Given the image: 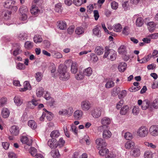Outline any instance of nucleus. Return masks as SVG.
Listing matches in <instances>:
<instances>
[{
  "instance_id": "obj_33",
  "label": "nucleus",
  "mask_w": 158,
  "mask_h": 158,
  "mask_svg": "<svg viewBox=\"0 0 158 158\" xmlns=\"http://www.w3.org/2000/svg\"><path fill=\"white\" fill-rule=\"evenodd\" d=\"M44 92V89L42 87H40L37 89L36 91L37 97H41L43 95Z\"/></svg>"
},
{
  "instance_id": "obj_17",
  "label": "nucleus",
  "mask_w": 158,
  "mask_h": 158,
  "mask_svg": "<svg viewBox=\"0 0 158 158\" xmlns=\"http://www.w3.org/2000/svg\"><path fill=\"white\" fill-rule=\"evenodd\" d=\"M10 115V111L6 108H3L2 109L1 115L4 118H7Z\"/></svg>"
},
{
  "instance_id": "obj_46",
  "label": "nucleus",
  "mask_w": 158,
  "mask_h": 158,
  "mask_svg": "<svg viewBox=\"0 0 158 158\" xmlns=\"http://www.w3.org/2000/svg\"><path fill=\"white\" fill-rule=\"evenodd\" d=\"M118 53L121 54H125L126 51V47L124 45H121L118 49Z\"/></svg>"
},
{
  "instance_id": "obj_4",
  "label": "nucleus",
  "mask_w": 158,
  "mask_h": 158,
  "mask_svg": "<svg viewBox=\"0 0 158 158\" xmlns=\"http://www.w3.org/2000/svg\"><path fill=\"white\" fill-rule=\"evenodd\" d=\"M19 11L20 15V19L23 21H25L27 18V15L28 13V9L27 6H22L19 9Z\"/></svg>"
},
{
  "instance_id": "obj_60",
  "label": "nucleus",
  "mask_w": 158,
  "mask_h": 158,
  "mask_svg": "<svg viewBox=\"0 0 158 158\" xmlns=\"http://www.w3.org/2000/svg\"><path fill=\"white\" fill-rule=\"evenodd\" d=\"M70 131H71L75 134H77V129L76 127L73 124L71 125Z\"/></svg>"
},
{
  "instance_id": "obj_56",
  "label": "nucleus",
  "mask_w": 158,
  "mask_h": 158,
  "mask_svg": "<svg viewBox=\"0 0 158 158\" xmlns=\"http://www.w3.org/2000/svg\"><path fill=\"white\" fill-rule=\"evenodd\" d=\"M47 111V114L46 117L47 118L49 121L51 120L53 118V114H52L50 112Z\"/></svg>"
},
{
  "instance_id": "obj_36",
  "label": "nucleus",
  "mask_w": 158,
  "mask_h": 158,
  "mask_svg": "<svg viewBox=\"0 0 158 158\" xmlns=\"http://www.w3.org/2000/svg\"><path fill=\"white\" fill-rule=\"evenodd\" d=\"M28 125L32 129H35L37 127V125L35 122L33 120H31L28 122Z\"/></svg>"
},
{
  "instance_id": "obj_22",
  "label": "nucleus",
  "mask_w": 158,
  "mask_h": 158,
  "mask_svg": "<svg viewBox=\"0 0 158 158\" xmlns=\"http://www.w3.org/2000/svg\"><path fill=\"white\" fill-rule=\"evenodd\" d=\"M101 123L102 126H106L109 125L111 123V120L107 117H104L101 120Z\"/></svg>"
},
{
  "instance_id": "obj_20",
  "label": "nucleus",
  "mask_w": 158,
  "mask_h": 158,
  "mask_svg": "<svg viewBox=\"0 0 158 158\" xmlns=\"http://www.w3.org/2000/svg\"><path fill=\"white\" fill-rule=\"evenodd\" d=\"M127 64L125 62H121L120 63L118 66L119 71L120 72H124L126 69Z\"/></svg>"
},
{
  "instance_id": "obj_2",
  "label": "nucleus",
  "mask_w": 158,
  "mask_h": 158,
  "mask_svg": "<svg viewBox=\"0 0 158 158\" xmlns=\"http://www.w3.org/2000/svg\"><path fill=\"white\" fill-rule=\"evenodd\" d=\"M117 56L116 52L112 49H107L105 48L104 54L103 55L104 58L113 61L115 60Z\"/></svg>"
},
{
  "instance_id": "obj_43",
  "label": "nucleus",
  "mask_w": 158,
  "mask_h": 158,
  "mask_svg": "<svg viewBox=\"0 0 158 158\" xmlns=\"http://www.w3.org/2000/svg\"><path fill=\"white\" fill-rule=\"evenodd\" d=\"M140 155V151L139 149L138 148H135L133 151L132 156L135 157L139 156Z\"/></svg>"
},
{
  "instance_id": "obj_37",
  "label": "nucleus",
  "mask_w": 158,
  "mask_h": 158,
  "mask_svg": "<svg viewBox=\"0 0 158 158\" xmlns=\"http://www.w3.org/2000/svg\"><path fill=\"white\" fill-rule=\"evenodd\" d=\"M7 99L6 97H2L0 99V107L5 105L7 102Z\"/></svg>"
},
{
  "instance_id": "obj_62",
  "label": "nucleus",
  "mask_w": 158,
  "mask_h": 158,
  "mask_svg": "<svg viewBox=\"0 0 158 158\" xmlns=\"http://www.w3.org/2000/svg\"><path fill=\"white\" fill-rule=\"evenodd\" d=\"M73 110L72 108H69L68 110H67V115L69 117L72 115L73 112Z\"/></svg>"
},
{
  "instance_id": "obj_42",
  "label": "nucleus",
  "mask_w": 158,
  "mask_h": 158,
  "mask_svg": "<svg viewBox=\"0 0 158 158\" xmlns=\"http://www.w3.org/2000/svg\"><path fill=\"white\" fill-rule=\"evenodd\" d=\"M84 32V30L82 27H77L75 31V33L78 35H80L83 33Z\"/></svg>"
},
{
  "instance_id": "obj_49",
  "label": "nucleus",
  "mask_w": 158,
  "mask_h": 158,
  "mask_svg": "<svg viewBox=\"0 0 158 158\" xmlns=\"http://www.w3.org/2000/svg\"><path fill=\"white\" fill-rule=\"evenodd\" d=\"M90 60L92 61L95 62L98 60L97 56L95 54L92 53L90 55Z\"/></svg>"
},
{
  "instance_id": "obj_11",
  "label": "nucleus",
  "mask_w": 158,
  "mask_h": 158,
  "mask_svg": "<svg viewBox=\"0 0 158 158\" xmlns=\"http://www.w3.org/2000/svg\"><path fill=\"white\" fill-rule=\"evenodd\" d=\"M48 146L52 149H55L57 147V141L55 139H49L48 142Z\"/></svg>"
},
{
  "instance_id": "obj_9",
  "label": "nucleus",
  "mask_w": 158,
  "mask_h": 158,
  "mask_svg": "<svg viewBox=\"0 0 158 158\" xmlns=\"http://www.w3.org/2000/svg\"><path fill=\"white\" fill-rule=\"evenodd\" d=\"M81 109L83 111H88L91 107V104L87 100H84L81 102Z\"/></svg>"
},
{
  "instance_id": "obj_3",
  "label": "nucleus",
  "mask_w": 158,
  "mask_h": 158,
  "mask_svg": "<svg viewBox=\"0 0 158 158\" xmlns=\"http://www.w3.org/2000/svg\"><path fill=\"white\" fill-rule=\"evenodd\" d=\"M108 127L107 126H101L98 128L99 131L102 132L103 138L106 139L110 138L112 135L111 133L108 129Z\"/></svg>"
},
{
  "instance_id": "obj_21",
  "label": "nucleus",
  "mask_w": 158,
  "mask_h": 158,
  "mask_svg": "<svg viewBox=\"0 0 158 158\" xmlns=\"http://www.w3.org/2000/svg\"><path fill=\"white\" fill-rule=\"evenodd\" d=\"M57 27L60 30H65L67 28V24L64 21H59Z\"/></svg>"
},
{
  "instance_id": "obj_19",
  "label": "nucleus",
  "mask_w": 158,
  "mask_h": 158,
  "mask_svg": "<svg viewBox=\"0 0 158 158\" xmlns=\"http://www.w3.org/2000/svg\"><path fill=\"white\" fill-rule=\"evenodd\" d=\"M148 28L150 32H153L155 30L156 24L153 22H150L148 23Z\"/></svg>"
},
{
  "instance_id": "obj_34",
  "label": "nucleus",
  "mask_w": 158,
  "mask_h": 158,
  "mask_svg": "<svg viewBox=\"0 0 158 158\" xmlns=\"http://www.w3.org/2000/svg\"><path fill=\"white\" fill-rule=\"evenodd\" d=\"M42 40H43L41 35H36L34 37V41L36 44L41 43Z\"/></svg>"
},
{
  "instance_id": "obj_6",
  "label": "nucleus",
  "mask_w": 158,
  "mask_h": 158,
  "mask_svg": "<svg viewBox=\"0 0 158 158\" xmlns=\"http://www.w3.org/2000/svg\"><path fill=\"white\" fill-rule=\"evenodd\" d=\"M148 133V129L145 127H141L138 130L137 135L140 137L146 136Z\"/></svg>"
},
{
  "instance_id": "obj_25",
  "label": "nucleus",
  "mask_w": 158,
  "mask_h": 158,
  "mask_svg": "<svg viewBox=\"0 0 158 158\" xmlns=\"http://www.w3.org/2000/svg\"><path fill=\"white\" fill-rule=\"evenodd\" d=\"M83 74L84 75L89 76L91 75L92 73V70L91 68L89 67L85 69L83 71Z\"/></svg>"
},
{
  "instance_id": "obj_39",
  "label": "nucleus",
  "mask_w": 158,
  "mask_h": 158,
  "mask_svg": "<svg viewBox=\"0 0 158 158\" xmlns=\"http://www.w3.org/2000/svg\"><path fill=\"white\" fill-rule=\"evenodd\" d=\"M60 135L58 131L54 130L52 131L50 134V136L52 138L58 137Z\"/></svg>"
},
{
  "instance_id": "obj_7",
  "label": "nucleus",
  "mask_w": 158,
  "mask_h": 158,
  "mask_svg": "<svg viewBox=\"0 0 158 158\" xmlns=\"http://www.w3.org/2000/svg\"><path fill=\"white\" fill-rule=\"evenodd\" d=\"M95 143L97 145V147L98 149L106 147L107 143L105 140L101 138H98L95 140Z\"/></svg>"
},
{
  "instance_id": "obj_29",
  "label": "nucleus",
  "mask_w": 158,
  "mask_h": 158,
  "mask_svg": "<svg viewBox=\"0 0 158 158\" xmlns=\"http://www.w3.org/2000/svg\"><path fill=\"white\" fill-rule=\"evenodd\" d=\"M101 149L99 151V154L100 156H106L107 154H108L109 153V150L106 148H101Z\"/></svg>"
},
{
  "instance_id": "obj_41",
  "label": "nucleus",
  "mask_w": 158,
  "mask_h": 158,
  "mask_svg": "<svg viewBox=\"0 0 158 158\" xmlns=\"http://www.w3.org/2000/svg\"><path fill=\"white\" fill-rule=\"evenodd\" d=\"M120 91V89L119 87H115L112 90L111 92L112 95L113 96H116L118 94Z\"/></svg>"
},
{
  "instance_id": "obj_58",
  "label": "nucleus",
  "mask_w": 158,
  "mask_h": 158,
  "mask_svg": "<svg viewBox=\"0 0 158 158\" xmlns=\"http://www.w3.org/2000/svg\"><path fill=\"white\" fill-rule=\"evenodd\" d=\"M73 3L77 6H80L83 3V0H73Z\"/></svg>"
},
{
  "instance_id": "obj_27",
  "label": "nucleus",
  "mask_w": 158,
  "mask_h": 158,
  "mask_svg": "<svg viewBox=\"0 0 158 158\" xmlns=\"http://www.w3.org/2000/svg\"><path fill=\"white\" fill-rule=\"evenodd\" d=\"M33 46V43L30 41L26 42L24 44L25 48L27 50H30L32 48Z\"/></svg>"
},
{
  "instance_id": "obj_35",
  "label": "nucleus",
  "mask_w": 158,
  "mask_h": 158,
  "mask_svg": "<svg viewBox=\"0 0 158 158\" xmlns=\"http://www.w3.org/2000/svg\"><path fill=\"white\" fill-rule=\"evenodd\" d=\"M31 13L34 15H36L38 13L39 10L38 7L36 6L33 5L32 8L30 10Z\"/></svg>"
},
{
  "instance_id": "obj_1",
  "label": "nucleus",
  "mask_w": 158,
  "mask_h": 158,
  "mask_svg": "<svg viewBox=\"0 0 158 158\" xmlns=\"http://www.w3.org/2000/svg\"><path fill=\"white\" fill-rule=\"evenodd\" d=\"M66 65L60 64L58 69V72L60 73V79L63 81L68 80L69 78V75L67 72Z\"/></svg>"
},
{
  "instance_id": "obj_24",
  "label": "nucleus",
  "mask_w": 158,
  "mask_h": 158,
  "mask_svg": "<svg viewBox=\"0 0 158 158\" xmlns=\"http://www.w3.org/2000/svg\"><path fill=\"white\" fill-rule=\"evenodd\" d=\"M104 52L103 48L102 46H97L95 49V52L98 55H100L102 54Z\"/></svg>"
},
{
  "instance_id": "obj_53",
  "label": "nucleus",
  "mask_w": 158,
  "mask_h": 158,
  "mask_svg": "<svg viewBox=\"0 0 158 158\" xmlns=\"http://www.w3.org/2000/svg\"><path fill=\"white\" fill-rule=\"evenodd\" d=\"M139 108L138 106H134L132 109V113L134 115H137L139 113Z\"/></svg>"
},
{
  "instance_id": "obj_18",
  "label": "nucleus",
  "mask_w": 158,
  "mask_h": 158,
  "mask_svg": "<svg viewBox=\"0 0 158 158\" xmlns=\"http://www.w3.org/2000/svg\"><path fill=\"white\" fill-rule=\"evenodd\" d=\"M14 102L18 106H21L23 102V100L21 98L18 96H15L14 98Z\"/></svg>"
},
{
  "instance_id": "obj_32",
  "label": "nucleus",
  "mask_w": 158,
  "mask_h": 158,
  "mask_svg": "<svg viewBox=\"0 0 158 158\" xmlns=\"http://www.w3.org/2000/svg\"><path fill=\"white\" fill-rule=\"evenodd\" d=\"M55 10L56 12L59 13H61L63 10L61 4L60 3H59L56 4L55 6Z\"/></svg>"
},
{
  "instance_id": "obj_64",
  "label": "nucleus",
  "mask_w": 158,
  "mask_h": 158,
  "mask_svg": "<svg viewBox=\"0 0 158 158\" xmlns=\"http://www.w3.org/2000/svg\"><path fill=\"white\" fill-rule=\"evenodd\" d=\"M152 106L154 108H158V98H156L153 101Z\"/></svg>"
},
{
  "instance_id": "obj_10",
  "label": "nucleus",
  "mask_w": 158,
  "mask_h": 158,
  "mask_svg": "<svg viewBox=\"0 0 158 158\" xmlns=\"http://www.w3.org/2000/svg\"><path fill=\"white\" fill-rule=\"evenodd\" d=\"M149 131L151 135L153 136H156L158 135V126L157 125H152L149 129Z\"/></svg>"
},
{
  "instance_id": "obj_51",
  "label": "nucleus",
  "mask_w": 158,
  "mask_h": 158,
  "mask_svg": "<svg viewBox=\"0 0 158 158\" xmlns=\"http://www.w3.org/2000/svg\"><path fill=\"white\" fill-rule=\"evenodd\" d=\"M149 104L148 102L147 101H144L141 105V108L143 110L147 109L148 107Z\"/></svg>"
},
{
  "instance_id": "obj_23",
  "label": "nucleus",
  "mask_w": 158,
  "mask_h": 158,
  "mask_svg": "<svg viewBox=\"0 0 158 158\" xmlns=\"http://www.w3.org/2000/svg\"><path fill=\"white\" fill-rule=\"evenodd\" d=\"M31 89V86L27 81H25L24 83V88H21L20 90L21 91H25L27 90H30Z\"/></svg>"
},
{
  "instance_id": "obj_57",
  "label": "nucleus",
  "mask_w": 158,
  "mask_h": 158,
  "mask_svg": "<svg viewBox=\"0 0 158 158\" xmlns=\"http://www.w3.org/2000/svg\"><path fill=\"white\" fill-rule=\"evenodd\" d=\"M122 6L124 10H127L129 8V4L128 1H124L122 3Z\"/></svg>"
},
{
  "instance_id": "obj_8",
  "label": "nucleus",
  "mask_w": 158,
  "mask_h": 158,
  "mask_svg": "<svg viewBox=\"0 0 158 158\" xmlns=\"http://www.w3.org/2000/svg\"><path fill=\"white\" fill-rule=\"evenodd\" d=\"M69 63V64H72L71 69V72L73 73H76L78 70V65L77 64L76 62H72V61L71 60H66L65 63L66 64H68Z\"/></svg>"
},
{
  "instance_id": "obj_26",
  "label": "nucleus",
  "mask_w": 158,
  "mask_h": 158,
  "mask_svg": "<svg viewBox=\"0 0 158 158\" xmlns=\"http://www.w3.org/2000/svg\"><path fill=\"white\" fill-rule=\"evenodd\" d=\"M122 28V25L119 23H117L113 26V30L116 32H119L121 31Z\"/></svg>"
},
{
  "instance_id": "obj_28",
  "label": "nucleus",
  "mask_w": 158,
  "mask_h": 158,
  "mask_svg": "<svg viewBox=\"0 0 158 158\" xmlns=\"http://www.w3.org/2000/svg\"><path fill=\"white\" fill-rule=\"evenodd\" d=\"M135 143L132 141H128L125 144V147L127 149H131L135 146Z\"/></svg>"
},
{
  "instance_id": "obj_61",
  "label": "nucleus",
  "mask_w": 158,
  "mask_h": 158,
  "mask_svg": "<svg viewBox=\"0 0 158 158\" xmlns=\"http://www.w3.org/2000/svg\"><path fill=\"white\" fill-rule=\"evenodd\" d=\"M111 5L112 9L114 10H116L118 8V3L115 1H113L111 3Z\"/></svg>"
},
{
  "instance_id": "obj_40",
  "label": "nucleus",
  "mask_w": 158,
  "mask_h": 158,
  "mask_svg": "<svg viewBox=\"0 0 158 158\" xmlns=\"http://www.w3.org/2000/svg\"><path fill=\"white\" fill-rule=\"evenodd\" d=\"M114 85V82L111 80H108L105 84V86L106 88H110Z\"/></svg>"
},
{
  "instance_id": "obj_44",
  "label": "nucleus",
  "mask_w": 158,
  "mask_h": 158,
  "mask_svg": "<svg viewBox=\"0 0 158 158\" xmlns=\"http://www.w3.org/2000/svg\"><path fill=\"white\" fill-rule=\"evenodd\" d=\"M65 141L63 140V138H61L60 139L58 142H57V147L60 148L63 147L65 143Z\"/></svg>"
},
{
  "instance_id": "obj_38",
  "label": "nucleus",
  "mask_w": 158,
  "mask_h": 158,
  "mask_svg": "<svg viewBox=\"0 0 158 158\" xmlns=\"http://www.w3.org/2000/svg\"><path fill=\"white\" fill-rule=\"evenodd\" d=\"M52 55L54 58H60L62 57V55L57 52L52 51L51 52Z\"/></svg>"
},
{
  "instance_id": "obj_15",
  "label": "nucleus",
  "mask_w": 158,
  "mask_h": 158,
  "mask_svg": "<svg viewBox=\"0 0 158 158\" xmlns=\"http://www.w3.org/2000/svg\"><path fill=\"white\" fill-rule=\"evenodd\" d=\"M99 27L98 25H97L93 30L94 35L98 37H100L101 36V31L99 29Z\"/></svg>"
},
{
  "instance_id": "obj_50",
  "label": "nucleus",
  "mask_w": 158,
  "mask_h": 158,
  "mask_svg": "<svg viewBox=\"0 0 158 158\" xmlns=\"http://www.w3.org/2000/svg\"><path fill=\"white\" fill-rule=\"evenodd\" d=\"M17 69L19 70H24L26 68L24 64L20 63H18L16 66Z\"/></svg>"
},
{
  "instance_id": "obj_54",
  "label": "nucleus",
  "mask_w": 158,
  "mask_h": 158,
  "mask_svg": "<svg viewBox=\"0 0 158 158\" xmlns=\"http://www.w3.org/2000/svg\"><path fill=\"white\" fill-rule=\"evenodd\" d=\"M19 37L20 40H24L27 39V35L26 33H22L19 34Z\"/></svg>"
},
{
  "instance_id": "obj_52",
  "label": "nucleus",
  "mask_w": 158,
  "mask_h": 158,
  "mask_svg": "<svg viewBox=\"0 0 158 158\" xmlns=\"http://www.w3.org/2000/svg\"><path fill=\"white\" fill-rule=\"evenodd\" d=\"M30 152L31 155L33 156H35L36 154H37V150L34 147H31Z\"/></svg>"
},
{
  "instance_id": "obj_31",
  "label": "nucleus",
  "mask_w": 158,
  "mask_h": 158,
  "mask_svg": "<svg viewBox=\"0 0 158 158\" xmlns=\"http://www.w3.org/2000/svg\"><path fill=\"white\" fill-rule=\"evenodd\" d=\"M129 109V106L127 105L124 106L121 108L120 113L122 115L126 114L128 112Z\"/></svg>"
},
{
  "instance_id": "obj_13",
  "label": "nucleus",
  "mask_w": 158,
  "mask_h": 158,
  "mask_svg": "<svg viewBox=\"0 0 158 158\" xmlns=\"http://www.w3.org/2000/svg\"><path fill=\"white\" fill-rule=\"evenodd\" d=\"M20 141L23 144H26L27 145L30 146L32 144V141L29 140L28 139L26 136H21L20 137Z\"/></svg>"
},
{
  "instance_id": "obj_48",
  "label": "nucleus",
  "mask_w": 158,
  "mask_h": 158,
  "mask_svg": "<svg viewBox=\"0 0 158 158\" xmlns=\"http://www.w3.org/2000/svg\"><path fill=\"white\" fill-rule=\"evenodd\" d=\"M124 136L125 139L128 140L132 139L133 137L132 134L129 132H126Z\"/></svg>"
},
{
  "instance_id": "obj_47",
  "label": "nucleus",
  "mask_w": 158,
  "mask_h": 158,
  "mask_svg": "<svg viewBox=\"0 0 158 158\" xmlns=\"http://www.w3.org/2000/svg\"><path fill=\"white\" fill-rule=\"evenodd\" d=\"M43 77L42 74L40 72H38L36 73L35 77L37 81H40L42 79Z\"/></svg>"
},
{
  "instance_id": "obj_14",
  "label": "nucleus",
  "mask_w": 158,
  "mask_h": 158,
  "mask_svg": "<svg viewBox=\"0 0 158 158\" xmlns=\"http://www.w3.org/2000/svg\"><path fill=\"white\" fill-rule=\"evenodd\" d=\"M83 114V112L81 110H77L74 112L73 116L75 119L80 120L82 118Z\"/></svg>"
},
{
  "instance_id": "obj_45",
  "label": "nucleus",
  "mask_w": 158,
  "mask_h": 158,
  "mask_svg": "<svg viewBox=\"0 0 158 158\" xmlns=\"http://www.w3.org/2000/svg\"><path fill=\"white\" fill-rule=\"evenodd\" d=\"M144 158H152L153 154L149 151H146L144 154Z\"/></svg>"
},
{
  "instance_id": "obj_63",
  "label": "nucleus",
  "mask_w": 158,
  "mask_h": 158,
  "mask_svg": "<svg viewBox=\"0 0 158 158\" xmlns=\"http://www.w3.org/2000/svg\"><path fill=\"white\" fill-rule=\"evenodd\" d=\"M75 27L73 25L69 27L68 29V32L69 34H71L73 33L74 31Z\"/></svg>"
},
{
  "instance_id": "obj_12",
  "label": "nucleus",
  "mask_w": 158,
  "mask_h": 158,
  "mask_svg": "<svg viewBox=\"0 0 158 158\" xmlns=\"http://www.w3.org/2000/svg\"><path fill=\"white\" fill-rule=\"evenodd\" d=\"M10 131L11 134L14 136L18 135L19 133L18 127L15 126H12L10 130Z\"/></svg>"
},
{
  "instance_id": "obj_59",
  "label": "nucleus",
  "mask_w": 158,
  "mask_h": 158,
  "mask_svg": "<svg viewBox=\"0 0 158 158\" xmlns=\"http://www.w3.org/2000/svg\"><path fill=\"white\" fill-rule=\"evenodd\" d=\"M75 78L78 80H80L83 79L84 78L83 75L80 72L77 73L75 76Z\"/></svg>"
},
{
  "instance_id": "obj_5",
  "label": "nucleus",
  "mask_w": 158,
  "mask_h": 158,
  "mask_svg": "<svg viewBox=\"0 0 158 158\" xmlns=\"http://www.w3.org/2000/svg\"><path fill=\"white\" fill-rule=\"evenodd\" d=\"M102 108L100 107L94 108L91 111V114L94 118H98L100 117L102 114Z\"/></svg>"
},
{
  "instance_id": "obj_55",
  "label": "nucleus",
  "mask_w": 158,
  "mask_h": 158,
  "mask_svg": "<svg viewBox=\"0 0 158 158\" xmlns=\"http://www.w3.org/2000/svg\"><path fill=\"white\" fill-rule=\"evenodd\" d=\"M127 91L126 90H123L118 95V97L119 99H121L125 97L127 95Z\"/></svg>"
},
{
  "instance_id": "obj_16",
  "label": "nucleus",
  "mask_w": 158,
  "mask_h": 158,
  "mask_svg": "<svg viewBox=\"0 0 158 158\" xmlns=\"http://www.w3.org/2000/svg\"><path fill=\"white\" fill-rule=\"evenodd\" d=\"M15 2L11 0H7L4 3V7L6 8H10L13 7Z\"/></svg>"
},
{
  "instance_id": "obj_30",
  "label": "nucleus",
  "mask_w": 158,
  "mask_h": 158,
  "mask_svg": "<svg viewBox=\"0 0 158 158\" xmlns=\"http://www.w3.org/2000/svg\"><path fill=\"white\" fill-rule=\"evenodd\" d=\"M144 20L141 17L138 18L136 20L135 24L137 27H141L143 23Z\"/></svg>"
}]
</instances>
